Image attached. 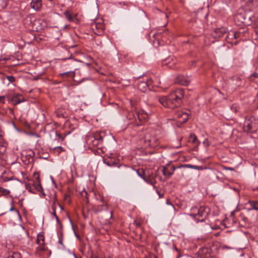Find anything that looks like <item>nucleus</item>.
<instances>
[{
	"mask_svg": "<svg viewBox=\"0 0 258 258\" xmlns=\"http://www.w3.org/2000/svg\"><path fill=\"white\" fill-rule=\"evenodd\" d=\"M183 96V90L178 88L171 92L169 95L157 97L156 99L164 107L174 109L180 105L181 100Z\"/></svg>",
	"mask_w": 258,
	"mask_h": 258,
	"instance_id": "f257e3e1",
	"label": "nucleus"
},
{
	"mask_svg": "<svg viewBox=\"0 0 258 258\" xmlns=\"http://www.w3.org/2000/svg\"><path fill=\"white\" fill-rule=\"evenodd\" d=\"M191 213L189 215L195 219L197 222H203L210 213V209L205 206L191 208Z\"/></svg>",
	"mask_w": 258,
	"mask_h": 258,
	"instance_id": "f03ea898",
	"label": "nucleus"
},
{
	"mask_svg": "<svg viewBox=\"0 0 258 258\" xmlns=\"http://www.w3.org/2000/svg\"><path fill=\"white\" fill-rule=\"evenodd\" d=\"M141 142L144 148H155L159 145V141L157 138L154 136H151L147 134L143 139L141 140Z\"/></svg>",
	"mask_w": 258,
	"mask_h": 258,
	"instance_id": "7ed1b4c3",
	"label": "nucleus"
},
{
	"mask_svg": "<svg viewBox=\"0 0 258 258\" xmlns=\"http://www.w3.org/2000/svg\"><path fill=\"white\" fill-rule=\"evenodd\" d=\"M25 187L29 192L32 194H36L37 191L42 193L43 191L38 176L36 177L35 181L32 180L29 183H26Z\"/></svg>",
	"mask_w": 258,
	"mask_h": 258,
	"instance_id": "20e7f679",
	"label": "nucleus"
},
{
	"mask_svg": "<svg viewBox=\"0 0 258 258\" xmlns=\"http://www.w3.org/2000/svg\"><path fill=\"white\" fill-rule=\"evenodd\" d=\"M87 144L93 147H98L103 142V138L100 133H96L87 137L86 139Z\"/></svg>",
	"mask_w": 258,
	"mask_h": 258,
	"instance_id": "39448f33",
	"label": "nucleus"
},
{
	"mask_svg": "<svg viewBox=\"0 0 258 258\" xmlns=\"http://www.w3.org/2000/svg\"><path fill=\"white\" fill-rule=\"evenodd\" d=\"M242 35V34L240 32L230 31L228 32L226 39L228 43L232 45H236L238 42V41L236 40L240 39Z\"/></svg>",
	"mask_w": 258,
	"mask_h": 258,
	"instance_id": "423d86ee",
	"label": "nucleus"
},
{
	"mask_svg": "<svg viewBox=\"0 0 258 258\" xmlns=\"http://www.w3.org/2000/svg\"><path fill=\"white\" fill-rule=\"evenodd\" d=\"M91 28L95 34L101 35L104 32L105 27L102 22H95L91 24Z\"/></svg>",
	"mask_w": 258,
	"mask_h": 258,
	"instance_id": "0eeeda50",
	"label": "nucleus"
},
{
	"mask_svg": "<svg viewBox=\"0 0 258 258\" xmlns=\"http://www.w3.org/2000/svg\"><path fill=\"white\" fill-rule=\"evenodd\" d=\"M245 11H253L258 8V0H243Z\"/></svg>",
	"mask_w": 258,
	"mask_h": 258,
	"instance_id": "6e6552de",
	"label": "nucleus"
},
{
	"mask_svg": "<svg viewBox=\"0 0 258 258\" xmlns=\"http://www.w3.org/2000/svg\"><path fill=\"white\" fill-rule=\"evenodd\" d=\"M80 73L79 71L76 72H73L71 71L63 73L60 74V76L63 78H71L73 79V80L77 82L79 84H80L84 81L86 79L85 78H83L82 79H78L77 78V75Z\"/></svg>",
	"mask_w": 258,
	"mask_h": 258,
	"instance_id": "1a4fd4ad",
	"label": "nucleus"
},
{
	"mask_svg": "<svg viewBox=\"0 0 258 258\" xmlns=\"http://www.w3.org/2000/svg\"><path fill=\"white\" fill-rule=\"evenodd\" d=\"M188 117V114L181 110L177 111L175 112L174 115V119L177 120V121L180 123L185 122L187 120Z\"/></svg>",
	"mask_w": 258,
	"mask_h": 258,
	"instance_id": "9d476101",
	"label": "nucleus"
},
{
	"mask_svg": "<svg viewBox=\"0 0 258 258\" xmlns=\"http://www.w3.org/2000/svg\"><path fill=\"white\" fill-rule=\"evenodd\" d=\"M153 84V81L151 79H145L144 81H140L138 84V89L142 91L145 92L148 88Z\"/></svg>",
	"mask_w": 258,
	"mask_h": 258,
	"instance_id": "9b49d317",
	"label": "nucleus"
},
{
	"mask_svg": "<svg viewBox=\"0 0 258 258\" xmlns=\"http://www.w3.org/2000/svg\"><path fill=\"white\" fill-rule=\"evenodd\" d=\"M9 101L11 102L13 104L17 105L24 101V97L18 93H14L12 96L8 97Z\"/></svg>",
	"mask_w": 258,
	"mask_h": 258,
	"instance_id": "f8f14e48",
	"label": "nucleus"
},
{
	"mask_svg": "<svg viewBox=\"0 0 258 258\" xmlns=\"http://www.w3.org/2000/svg\"><path fill=\"white\" fill-rule=\"evenodd\" d=\"M210 256V250L206 247L201 248L194 258H208Z\"/></svg>",
	"mask_w": 258,
	"mask_h": 258,
	"instance_id": "ddd939ff",
	"label": "nucleus"
},
{
	"mask_svg": "<svg viewBox=\"0 0 258 258\" xmlns=\"http://www.w3.org/2000/svg\"><path fill=\"white\" fill-rule=\"evenodd\" d=\"M190 81V80L189 78H186L182 75H179L177 76L175 80V83H177L183 86H187L189 84Z\"/></svg>",
	"mask_w": 258,
	"mask_h": 258,
	"instance_id": "4468645a",
	"label": "nucleus"
},
{
	"mask_svg": "<svg viewBox=\"0 0 258 258\" xmlns=\"http://www.w3.org/2000/svg\"><path fill=\"white\" fill-rule=\"evenodd\" d=\"M8 144L3 138L2 134H0V154H4L6 151Z\"/></svg>",
	"mask_w": 258,
	"mask_h": 258,
	"instance_id": "2eb2a0df",
	"label": "nucleus"
},
{
	"mask_svg": "<svg viewBox=\"0 0 258 258\" xmlns=\"http://www.w3.org/2000/svg\"><path fill=\"white\" fill-rule=\"evenodd\" d=\"M8 144L3 138L2 134H0V154H4L6 151Z\"/></svg>",
	"mask_w": 258,
	"mask_h": 258,
	"instance_id": "dca6fc26",
	"label": "nucleus"
},
{
	"mask_svg": "<svg viewBox=\"0 0 258 258\" xmlns=\"http://www.w3.org/2000/svg\"><path fill=\"white\" fill-rule=\"evenodd\" d=\"M137 116L140 120H146L149 117V114L144 110L141 109L136 112Z\"/></svg>",
	"mask_w": 258,
	"mask_h": 258,
	"instance_id": "f3484780",
	"label": "nucleus"
},
{
	"mask_svg": "<svg viewBox=\"0 0 258 258\" xmlns=\"http://www.w3.org/2000/svg\"><path fill=\"white\" fill-rule=\"evenodd\" d=\"M31 8L35 11H39L42 7L41 0H32L30 3Z\"/></svg>",
	"mask_w": 258,
	"mask_h": 258,
	"instance_id": "a211bd4d",
	"label": "nucleus"
},
{
	"mask_svg": "<svg viewBox=\"0 0 258 258\" xmlns=\"http://www.w3.org/2000/svg\"><path fill=\"white\" fill-rule=\"evenodd\" d=\"M253 125V123L249 120H245L243 127L244 131L246 132H253L254 131Z\"/></svg>",
	"mask_w": 258,
	"mask_h": 258,
	"instance_id": "6ab92c4d",
	"label": "nucleus"
},
{
	"mask_svg": "<svg viewBox=\"0 0 258 258\" xmlns=\"http://www.w3.org/2000/svg\"><path fill=\"white\" fill-rule=\"evenodd\" d=\"M174 170L175 168L174 166H171L170 169L168 167H164L163 168V174L167 177H169L173 174Z\"/></svg>",
	"mask_w": 258,
	"mask_h": 258,
	"instance_id": "aec40b11",
	"label": "nucleus"
},
{
	"mask_svg": "<svg viewBox=\"0 0 258 258\" xmlns=\"http://www.w3.org/2000/svg\"><path fill=\"white\" fill-rule=\"evenodd\" d=\"M127 172L128 173L133 174L135 172H136L140 177H142L147 182H149L148 181L144 178L143 175L144 173V171L143 169H141L140 171V170H134L132 168H128Z\"/></svg>",
	"mask_w": 258,
	"mask_h": 258,
	"instance_id": "412c9836",
	"label": "nucleus"
},
{
	"mask_svg": "<svg viewBox=\"0 0 258 258\" xmlns=\"http://www.w3.org/2000/svg\"><path fill=\"white\" fill-rule=\"evenodd\" d=\"M177 62V60H172L171 58L169 57L166 60H165L163 62V64H166L168 66V67L174 69L173 68V66L176 64Z\"/></svg>",
	"mask_w": 258,
	"mask_h": 258,
	"instance_id": "4be33fe9",
	"label": "nucleus"
},
{
	"mask_svg": "<svg viewBox=\"0 0 258 258\" xmlns=\"http://www.w3.org/2000/svg\"><path fill=\"white\" fill-rule=\"evenodd\" d=\"M56 115L58 117L65 118L67 116L64 111L62 109H58L56 111Z\"/></svg>",
	"mask_w": 258,
	"mask_h": 258,
	"instance_id": "5701e85b",
	"label": "nucleus"
},
{
	"mask_svg": "<svg viewBox=\"0 0 258 258\" xmlns=\"http://www.w3.org/2000/svg\"><path fill=\"white\" fill-rule=\"evenodd\" d=\"M99 198H100V201L102 202L101 207L102 208L100 209H99L98 210H97V211H100L103 210H106L107 209V206L106 205V203L104 200V199L101 197L100 195H99Z\"/></svg>",
	"mask_w": 258,
	"mask_h": 258,
	"instance_id": "b1692460",
	"label": "nucleus"
},
{
	"mask_svg": "<svg viewBox=\"0 0 258 258\" xmlns=\"http://www.w3.org/2000/svg\"><path fill=\"white\" fill-rule=\"evenodd\" d=\"M37 243L38 244H44V237L42 234L39 233L37 235Z\"/></svg>",
	"mask_w": 258,
	"mask_h": 258,
	"instance_id": "393cba45",
	"label": "nucleus"
},
{
	"mask_svg": "<svg viewBox=\"0 0 258 258\" xmlns=\"http://www.w3.org/2000/svg\"><path fill=\"white\" fill-rule=\"evenodd\" d=\"M64 15L65 16V17L67 18V19L69 21H70V22L74 21V17L72 16V15L70 12L66 11L64 13Z\"/></svg>",
	"mask_w": 258,
	"mask_h": 258,
	"instance_id": "a878e982",
	"label": "nucleus"
},
{
	"mask_svg": "<svg viewBox=\"0 0 258 258\" xmlns=\"http://www.w3.org/2000/svg\"><path fill=\"white\" fill-rule=\"evenodd\" d=\"M10 193V191L6 188L0 186V194L2 196H7Z\"/></svg>",
	"mask_w": 258,
	"mask_h": 258,
	"instance_id": "bb28decb",
	"label": "nucleus"
},
{
	"mask_svg": "<svg viewBox=\"0 0 258 258\" xmlns=\"http://www.w3.org/2000/svg\"><path fill=\"white\" fill-rule=\"evenodd\" d=\"M54 152L57 155H59L61 152L64 151L63 149L60 146L55 147L53 149Z\"/></svg>",
	"mask_w": 258,
	"mask_h": 258,
	"instance_id": "cd10ccee",
	"label": "nucleus"
},
{
	"mask_svg": "<svg viewBox=\"0 0 258 258\" xmlns=\"http://www.w3.org/2000/svg\"><path fill=\"white\" fill-rule=\"evenodd\" d=\"M7 258H21V254L18 252H14L12 254L8 256Z\"/></svg>",
	"mask_w": 258,
	"mask_h": 258,
	"instance_id": "c85d7f7f",
	"label": "nucleus"
},
{
	"mask_svg": "<svg viewBox=\"0 0 258 258\" xmlns=\"http://www.w3.org/2000/svg\"><path fill=\"white\" fill-rule=\"evenodd\" d=\"M249 203L253 209L258 210V202L251 201Z\"/></svg>",
	"mask_w": 258,
	"mask_h": 258,
	"instance_id": "c756f323",
	"label": "nucleus"
},
{
	"mask_svg": "<svg viewBox=\"0 0 258 258\" xmlns=\"http://www.w3.org/2000/svg\"><path fill=\"white\" fill-rule=\"evenodd\" d=\"M57 203V199L56 198V194L54 195L53 200V204L51 206V209L53 211H56V203Z\"/></svg>",
	"mask_w": 258,
	"mask_h": 258,
	"instance_id": "7c9ffc66",
	"label": "nucleus"
},
{
	"mask_svg": "<svg viewBox=\"0 0 258 258\" xmlns=\"http://www.w3.org/2000/svg\"><path fill=\"white\" fill-rule=\"evenodd\" d=\"M190 141L193 143H196L197 142V137L195 134H191L190 135Z\"/></svg>",
	"mask_w": 258,
	"mask_h": 258,
	"instance_id": "2f4dec72",
	"label": "nucleus"
},
{
	"mask_svg": "<svg viewBox=\"0 0 258 258\" xmlns=\"http://www.w3.org/2000/svg\"><path fill=\"white\" fill-rule=\"evenodd\" d=\"M14 179V177L13 176H12L11 177H7V176H3L2 178V182H8V181H10V180H12Z\"/></svg>",
	"mask_w": 258,
	"mask_h": 258,
	"instance_id": "473e14b6",
	"label": "nucleus"
},
{
	"mask_svg": "<svg viewBox=\"0 0 258 258\" xmlns=\"http://www.w3.org/2000/svg\"><path fill=\"white\" fill-rule=\"evenodd\" d=\"M78 71H79V72H80V73L77 75V78L78 79H81L80 78H79L78 77V76H81V74H82V71L81 70H79V69H77V70H75V71L74 72H78ZM83 78H84V77H83L81 79H82ZM84 78L86 79V80H90V79L89 77H87V78L84 77ZM84 81H85V80Z\"/></svg>",
	"mask_w": 258,
	"mask_h": 258,
	"instance_id": "72a5a7b5",
	"label": "nucleus"
},
{
	"mask_svg": "<svg viewBox=\"0 0 258 258\" xmlns=\"http://www.w3.org/2000/svg\"><path fill=\"white\" fill-rule=\"evenodd\" d=\"M231 109L233 111L236 113L239 111V107L238 106L233 104L232 105Z\"/></svg>",
	"mask_w": 258,
	"mask_h": 258,
	"instance_id": "f704fd0d",
	"label": "nucleus"
},
{
	"mask_svg": "<svg viewBox=\"0 0 258 258\" xmlns=\"http://www.w3.org/2000/svg\"><path fill=\"white\" fill-rule=\"evenodd\" d=\"M192 169H196V170H203V169H207V167H204L203 166H197V165H192Z\"/></svg>",
	"mask_w": 258,
	"mask_h": 258,
	"instance_id": "c9c22d12",
	"label": "nucleus"
},
{
	"mask_svg": "<svg viewBox=\"0 0 258 258\" xmlns=\"http://www.w3.org/2000/svg\"><path fill=\"white\" fill-rule=\"evenodd\" d=\"M38 249L40 251H44L46 250V247L45 246L44 243H41L40 244H38Z\"/></svg>",
	"mask_w": 258,
	"mask_h": 258,
	"instance_id": "e433bc0d",
	"label": "nucleus"
},
{
	"mask_svg": "<svg viewBox=\"0 0 258 258\" xmlns=\"http://www.w3.org/2000/svg\"><path fill=\"white\" fill-rule=\"evenodd\" d=\"M253 78H258V73H254L253 74H252L250 76H249V80L250 81H252L253 80Z\"/></svg>",
	"mask_w": 258,
	"mask_h": 258,
	"instance_id": "4c0bfd02",
	"label": "nucleus"
},
{
	"mask_svg": "<svg viewBox=\"0 0 258 258\" xmlns=\"http://www.w3.org/2000/svg\"><path fill=\"white\" fill-rule=\"evenodd\" d=\"M7 80L10 82H13L15 81V78L12 76H8L6 77Z\"/></svg>",
	"mask_w": 258,
	"mask_h": 258,
	"instance_id": "58836bf2",
	"label": "nucleus"
},
{
	"mask_svg": "<svg viewBox=\"0 0 258 258\" xmlns=\"http://www.w3.org/2000/svg\"><path fill=\"white\" fill-rule=\"evenodd\" d=\"M82 196H84V195H85V197L86 199V202H88V197H87V193L86 191H84L82 192Z\"/></svg>",
	"mask_w": 258,
	"mask_h": 258,
	"instance_id": "ea45409f",
	"label": "nucleus"
},
{
	"mask_svg": "<svg viewBox=\"0 0 258 258\" xmlns=\"http://www.w3.org/2000/svg\"><path fill=\"white\" fill-rule=\"evenodd\" d=\"M52 215L55 218L56 220L58 221V218L56 216V211H53Z\"/></svg>",
	"mask_w": 258,
	"mask_h": 258,
	"instance_id": "a19ab883",
	"label": "nucleus"
},
{
	"mask_svg": "<svg viewBox=\"0 0 258 258\" xmlns=\"http://www.w3.org/2000/svg\"><path fill=\"white\" fill-rule=\"evenodd\" d=\"M10 211H16V212H17V213L19 215V212L18 210L15 209L14 208V206H12L11 207V208H10Z\"/></svg>",
	"mask_w": 258,
	"mask_h": 258,
	"instance_id": "79ce46f5",
	"label": "nucleus"
},
{
	"mask_svg": "<svg viewBox=\"0 0 258 258\" xmlns=\"http://www.w3.org/2000/svg\"><path fill=\"white\" fill-rule=\"evenodd\" d=\"M56 136L60 139H61V140H63L64 138V137H62L61 135L58 134L56 133Z\"/></svg>",
	"mask_w": 258,
	"mask_h": 258,
	"instance_id": "37998d69",
	"label": "nucleus"
},
{
	"mask_svg": "<svg viewBox=\"0 0 258 258\" xmlns=\"http://www.w3.org/2000/svg\"><path fill=\"white\" fill-rule=\"evenodd\" d=\"M4 96L0 97V102L4 103Z\"/></svg>",
	"mask_w": 258,
	"mask_h": 258,
	"instance_id": "c03bdc74",
	"label": "nucleus"
},
{
	"mask_svg": "<svg viewBox=\"0 0 258 258\" xmlns=\"http://www.w3.org/2000/svg\"><path fill=\"white\" fill-rule=\"evenodd\" d=\"M117 5H119V6H121L122 5H125L126 4L124 2H119L117 3Z\"/></svg>",
	"mask_w": 258,
	"mask_h": 258,
	"instance_id": "a18cd8bd",
	"label": "nucleus"
},
{
	"mask_svg": "<svg viewBox=\"0 0 258 258\" xmlns=\"http://www.w3.org/2000/svg\"><path fill=\"white\" fill-rule=\"evenodd\" d=\"M166 204L169 205H171L173 207L172 205L171 204V202L169 200H167Z\"/></svg>",
	"mask_w": 258,
	"mask_h": 258,
	"instance_id": "49530a36",
	"label": "nucleus"
},
{
	"mask_svg": "<svg viewBox=\"0 0 258 258\" xmlns=\"http://www.w3.org/2000/svg\"><path fill=\"white\" fill-rule=\"evenodd\" d=\"M185 166H186V167H188V168H192V165H191V164H187V165H186Z\"/></svg>",
	"mask_w": 258,
	"mask_h": 258,
	"instance_id": "de8ad7c7",
	"label": "nucleus"
},
{
	"mask_svg": "<svg viewBox=\"0 0 258 258\" xmlns=\"http://www.w3.org/2000/svg\"><path fill=\"white\" fill-rule=\"evenodd\" d=\"M90 258H98V257L94 255H92Z\"/></svg>",
	"mask_w": 258,
	"mask_h": 258,
	"instance_id": "09e8293b",
	"label": "nucleus"
},
{
	"mask_svg": "<svg viewBox=\"0 0 258 258\" xmlns=\"http://www.w3.org/2000/svg\"><path fill=\"white\" fill-rule=\"evenodd\" d=\"M244 21H242V23H248V22H247L245 20H246V18H244Z\"/></svg>",
	"mask_w": 258,
	"mask_h": 258,
	"instance_id": "8fccbe9b",
	"label": "nucleus"
},
{
	"mask_svg": "<svg viewBox=\"0 0 258 258\" xmlns=\"http://www.w3.org/2000/svg\"><path fill=\"white\" fill-rule=\"evenodd\" d=\"M191 65L192 66H195V61H192V62H191Z\"/></svg>",
	"mask_w": 258,
	"mask_h": 258,
	"instance_id": "3c124183",
	"label": "nucleus"
},
{
	"mask_svg": "<svg viewBox=\"0 0 258 258\" xmlns=\"http://www.w3.org/2000/svg\"><path fill=\"white\" fill-rule=\"evenodd\" d=\"M157 192H158L160 198H161L163 197V196L161 195V194L158 191H157Z\"/></svg>",
	"mask_w": 258,
	"mask_h": 258,
	"instance_id": "603ef678",
	"label": "nucleus"
},
{
	"mask_svg": "<svg viewBox=\"0 0 258 258\" xmlns=\"http://www.w3.org/2000/svg\"><path fill=\"white\" fill-rule=\"evenodd\" d=\"M57 204H58V206H59V207L60 208V209L61 210H63V207L59 203H57Z\"/></svg>",
	"mask_w": 258,
	"mask_h": 258,
	"instance_id": "864d4df0",
	"label": "nucleus"
},
{
	"mask_svg": "<svg viewBox=\"0 0 258 258\" xmlns=\"http://www.w3.org/2000/svg\"><path fill=\"white\" fill-rule=\"evenodd\" d=\"M165 17L167 19L168 16V15L167 14H165Z\"/></svg>",
	"mask_w": 258,
	"mask_h": 258,
	"instance_id": "5fc2aeb1",
	"label": "nucleus"
},
{
	"mask_svg": "<svg viewBox=\"0 0 258 258\" xmlns=\"http://www.w3.org/2000/svg\"><path fill=\"white\" fill-rule=\"evenodd\" d=\"M228 169H229V170H233V168H229Z\"/></svg>",
	"mask_w": 258,
	"mask_h": 258,
	"instance_id": "6e6d98bb",
	"label": "nucleus"
},
{
	"mask_svg": "<svg viewBox=\"0 0 258 258\" xmlns=\"http://www.w3.org/2000/svg\"><path fill=\"white\" fill-rule=\"evenodd\" d=\"M248 19L251 20V17L250 16L248 17Z\"/></svg>",
	"mask_w": 258,
	"mask_h": 258,
	"instance_id": "4d7b16f0",
	"label": "nucleus"
},
{
	"mask_svg": "<svg viewBox=\"0 0 258 258\" xmlns=\"http://www.w3.org/2000/svg\"><path fill=\"white\" fill-rule=\"evenodd\" d=\"M239 17H241V15H237V18H238Z\"/></svg>",
	"mask_w": 258,
	"mask_h": 258,
	"instance_id": "13d9d810",
	"label": "nucleus"
},
{
	"mask_svg": "<svg viewBox=\"0 0 258 258\" xmlns=\"http://www.w3.org/2000/svg\"><path fill=\"white\" fill-rule=\"evenodd\" d=\"M222 30H223L224 31H225V29H224V28H222Z\"/></svg>",
	"mask_w": 258,
	"mask_h": 258,
	"instance_id": "bf43d9fd",
	"label": "nucleus"
},
{
	"mask_svg": "<svg viewBox=\"0 0 258 258\" xmlns=\"http://www.w3.org/2000/svg\"><path fill=\"white\" fill-rule=\"evenodd\" d=\"M151 184H153V182H150Z\"/></svg>",
	"mask_w": 258,
	"mask_h": 258,
	"instance_id": "052dcab7",
	"label": "nucleus"
},
{
	"mask_svg": "<svg viewBox=\"0 0 258 258\" xmlns=\"http://www.w3.org/2000/svg\"><path fill=\"white\" fill-rule=\"evenodd\" d=\"M74 256H75L76 258H77V257H76V255H75V254H74Z\"/></svg>",
	"mask_w": 258,
	"mask_h": 258,
	"instance_id": "680f3d73",
	"label": "nucleus"
},
{
	"mask_svg": "<svg viewBox=\"0 0 258 258\" xmlns=\"http://www.w3.org/2000/svg\"><path fill=\"white\" fill-rule=\"evenodd\" d=\"M104 258H110V257H104Z\"/></svg>",
	"mask_w": 258,
	"mask_h": 258,
	"instance_id": "e2e57ef3",
	"label": "nucleus"
},
{
	"mask_svg": "<svg viewBox=\"0 0 258 258\" xmlns=\"http://www.w3.org/2000/svg\"><path fill=\"white\" fill-rule=\"evenodd\" d=\"M154 258H157V257H156V256H154Z\"/></svg>",
	"mask_w": 258,
	"mask_h": 258,
	"instance_id": "0e129e2a",
	"label": "nucleus"
}]
</instances>
